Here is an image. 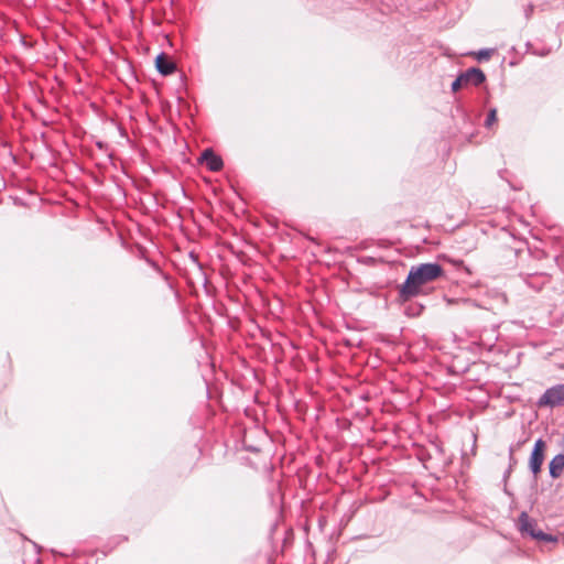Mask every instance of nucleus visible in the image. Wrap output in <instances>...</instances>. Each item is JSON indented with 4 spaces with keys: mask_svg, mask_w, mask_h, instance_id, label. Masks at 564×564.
I'll list each match as a JSON object with an SVG mask.
<instances>
[{
    "mask_svg": "<svg viewBox=\"0 0 564 564\" xmlns=\"http://www.w3.org/2000/svg\"><path fill=\"white\" fill-rule=\"evenodd\" d=\"M530 535L536 540H541V541H554V539L546 534V533H543L541 530H531L530 531Z\"/></svg>",
    "mask_w": 564,
    "mask_h": 564,
    "instance_id": "obj_10",
    "label": "nucleus"
},
{
    "mask_svg": "<svg viewBox=\"0 0 564 564\" xmlns=\"http://www.w3.org/2000/svg\"><path fill=\"white\" fill-rule=\"evenodd\" d=\"M485 79L486 76L481 69L475 67L469 68L456 78V80L452 84V90L456 93L460 88L467 87L468 85L478 86L484 83Z\"/></svg>",
    "mask_w": 564,
    "mask_h": 564,
    "instance_id": "obj_2",
    "label": "nucleus"
},
{
    "mask_svg": "<svg viewBox=\"0 0 564 564\" xmlns=\"http://www.w3.org/2000/svg\"><path fill=\"white\" fill-rule=\"evenodd\" d=\"M444 270L437 263H422L410 269L406 280L399 289V296L402 302L421 294L422 289L443 276Z\"/></svg>",
    "mask_w": 564,
    "mask_h": 564,
    "instance_id": "obj_1",
    "label": "nucleus"
},
{
    "mask_svg": "<svg viewBox=\"0 0 564 564\" xmlns=\"http://www.w3.org/2000/svg\"><path fill=\"white\" fill-rule=\"evenodd\" d=\"M546 442L542 438H539L533 446V451L529 457V468L532 471L534 478H538L542 470V465L545 458L546 453Z\"/></svg>",
    "mask_w": 564,
    "mask_h": 564,
    "instance_id": "obj_3",
    "label": "nucleus"
},
{
    "mask_svg": "<svg viewBox=\"0 0 564 564\" xmlns=\"http://www.w3.org/2000/svg\"><path fill=\"white\" fill-rule=\"evenodd\" d=\"M520 530L523 533L530 534L531 530H535L534 524L530 521L527 514H522L519 520Z\"/></svg>",
    "mask_w": 564,
    "mask_h": 564,
    "instance_id": "obj_8",
    "label": "nucleus"
},
{
    "mask_svg": "<svg viewBox=\"0 0 564 564\" xmlns=\"http://www.w3.org/2000/svg\"><path fill=\"white\" fill-rule=\"evenodd\" d=\"M202 162L213 172H218L223 169V160L216 155L210 149H207L202 154Z\"/></svg>",
    "mask_w": 564,
    "mask_h": 564,
    "instance_id": "obj_5",
    "label": "nucleus"
},
{
    "mask_svg": "<svg viewBox=\"0 0 564 564\" xmlns=\"http://www.w3.org/2000/svg\"><path fill=\"white\" fill-rule=\"evenodd\" d=\"M538 405L543 406H564V384H556L549 388L539 399Z\"/></svg>",
    "mask_w": 564,
    "mask_h": 564,
    "instance_id": "obj_4",
    "label": "nucleus"
},
{
    "mask_svg": "<svg viewBox=\"0 0 564 564\" xmlns=\"http://www.w3.org/2000/svg\"><path fill=\"white\" fill-rule=\"evenodd\" d=\"M155 66L162 75H170L175 70V64L166 54H160L155 58Z\"/></svg>",
    "mask_w": 564,
    "mask_h": 564,
    "instance_id": "obj_6",
    "label": "nucleus"
},
{
    "mask_svg": "<svg viewBox=\"0 0 564 564\" xmlns=\"http://www.w3.org/2000/svg\"><path fill=\"white\" fill-rule=\"evenodd\" d=\"M550 476L553 479H557L564 471V454L555 455L549 463Z\"/></svg>",
    "mask_w": 564,
    "mask_h": 564,
    "instance_id": "obj_7",
    "label": "nucleus"
},
{
    "mask_svg": "<svg viewBox=\"0 0 564 564\" xmlns=\"http://www.w3.org/2000/svg\"><path fill=\"white\" fill-rule=\"evenodd\" d=\"M498 121V111L496 108H491L488 112V117L485 121V126L491 129Z\"/></svg>",
    "mask_w": 564,
    "mask_h": 564,
    "instance_id": "obj_9",
    "label": "nucleus"
}]
</instances>
